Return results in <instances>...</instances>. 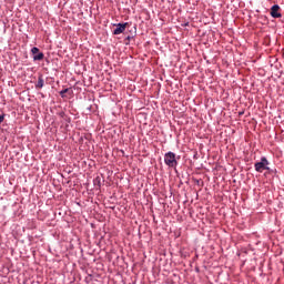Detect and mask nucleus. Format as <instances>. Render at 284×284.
<instances>
[{
    "label": "nucleus",
    "instance_id": "6",
    "mask_svg": "<svg viewBox=\"0 0 284 284\" xmlns=\"http://www.w3.org/2000/svg\"><path fill=\"white\" fill-rule=\"evenodd\" d=\"M43 85H45V81L43 80V77L40 75V77L38 78V82H37V84H36V88H37L38 90H41V88H43Z\"/></svg>",
    "mask_w": 284,
    "mask_h": 284
},
{
    "label": "nucleus",
    "instance_id": "5",
    "mask_svg": "<svg viewBox=\"0 0 284 284\" xmlns=\"http://www.w3.org/2000/svg\"><path fill=\"white\" fill-rule=\"evenodd\" d=\"M278 10H281V7H278V4H274L271 8V17H273V19H281V12H278Z\"/></svg>",
    "mask_w": 284,
    "mask_h": 284
},
{
    "label": "nucleus",
    "instance_id": "3",
    "mask_svg": "<svg viewBox=\"0 0 284 284\" xmlns=\"http://www.w3.org/2000/svg\"><path fill=\"white\" fill-rule=\"evenodd\" d=\"M31 53L33 54V61H43L44 54H43V52L39 51V48L33 47L31 49Z\"/></svg>",
    "mask_w": 284,
    "mask_h": 284
},
{
    "label": "nucleus",
    "instance_id": "1",
    "mask_svg": "<svg viewBox=\"0 0 284 284\" xmlns=\"http://www.w3.org/2000/svg\"><path fill=\"white\" fill-rule=\"evenodd\" d=\"M164 163L169 168H176L179 165V162L176 161V154H174V152L165 153Z\"/></svg>",
    "mask_w": 284,
    "mask_h": 284
},
{
    "label": "nucleus",
    "instance_id": "4",
    "mask_svg": "<svg viewBox=\"0 0 284 284\" xmlns=\"http://www.w3.org/2000/svg\"><path fill=\"white\" fill-rule=\"evenodd\" d=\"M115 29L113 30V34H123L125 32V28H128V22L115 24Z\"/></svg>",
    "mask_w": 284,
    "mask_h": 284
},
{
    "label": "nucleus",
    "instance_id": "7",
    "mask_svg": "<svg viewBox=\"0 0 284 284\" xmlns=\"http://www.w3.org/2000/svg\"><path fill=\"white\" fill-rule=\"evenodd\" d=\"M67 92H70V89H64V90L60 91V95L65 97Z\"/></svg>",
    "mask_w": 284,
    "mask_h": 284
},
{
    "label": "nucleus",
    "instance_id": "2",
    "mask_svg": "<svg viewBox=\"0 0 284 284\" xmlns=\"http://www.w3.org/2000/svg\"><path fill=\"white\" fill-rule=\"evenodd\" d=\"M270 161H267V158H262L260 162H256L254 168L257 172H263L264 170H270Z\"/></svg>",
    "mask_w": 284,
    "mask_h": 284
},
{
    "label": "nucleus",
    "instance_id": "8",
    "mask_svg": "<svg viewBox=\"0 0 284 284\" xmlns=\"http://www.w3.org/2000/svg\"><path fill=\"white\" fill-rule=\"evenodd\" d=\"M0 123H3V115H0Z\"/></svg>",
    "mask_w": 284,
    "mask_h": 284
}]
</instances>
